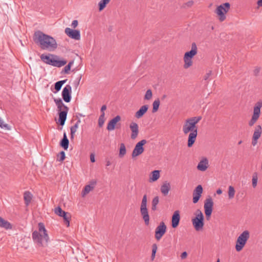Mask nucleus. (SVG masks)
<instances>
[{"instance_id": "1", "label": "nucleus", "mask_w": 262, "mask_h": 262, "mask_svg": "<svg viewBox=\"0 0 262 262\" xmlns=\"http://www.w3.org/2000/svg\"><path fill=\"white\" fill-rule=\"evenodd\" d=\"M33 38L35 43L39 45L42 50L52 51L57 48L56 40L53 37L45 34L41 31H35Z\"/></svg>"}, {"instance_id": "2", "label": "nucleus", "mask_w": 262, "mask_h": 262, "mask_svg": "<svg viewBox=\"0 0 262 262\" xmlns=\"http://www.w3.org/2000/svg\"><path fill=\"white\" fill-rule=\"evenodd\" d=\"M38 230H35L32 233V238L35 243L39 247L48 246L49 241V237L47 233V231L45 228V225L42 223L38 224Z\"/></svg>"}, {"instance_id": "3", "label": "nucleus", "mask_w": 262, "mask_h": 262, "mask_svg": "<svg viewBox=\"0 0 262 262\" xmlns=\"http://www.w3.org/2000/svg\"><path fill=\"white\" fill-rule=\"evenodd\" d=\"M183 131L185 134L190 132L188 136L187 146L188 147H192L197 137L198 126L196 124L189 118L187 119L183 126Z\"/></svg>"}, {"instance_id": "4", "label": "nucleus", "mask_w": 262, "mask_h": 262, "mask_svg": "<svg viewBox=\"0 0 262 262\" xmlns=\"http://www.w3.org/2000/svg\"><path fill=\"white\" fill-rule=\"evenodd\" d=\"M41 60L45 63L49 65L60 68L66 64L67 61L64 59H60L58 56L53 54L48 55L42 54L40 56Z\"/></svg>"}, {"instance_id": "5", "label": "nucleus", "mask_w": 262, "mask_h": 262, "mask_svg": "<svg viewBox=\"0 0 262 262\" xmlns=\"http://www.w3.org/2000/svg\"><path fill=\"white\" fill-rule=\"evenodd\" d=\"M54 100L58 108L59 115L58 123L60 125L63 126L67 119L69 108L63 104L60 98H55Z\"/></svg>"}, {"instance_id": "6", "label": "nucleus", "mask_w": 262, "mask_h": 262, "mask_svg": "<svg viewBox=\"0 0 262 262\" xmlns=\"http://www.w3.org/2000/svg\"><path fill=\"white\" fill-rule=\"evenodd\" d=\"M198 48L195 42H192L191 44V50L186 52L184 56V68L188 69L192 65L193 62L192 60V58L197 54Z\"/></svg>"}, {"instance_id": "7", "label": "nucleus", "mask_w": 262, "mask_h": 262, "mask_svg": "<svg viewBox=\"0 0 262 262\" xmlns=\"http://www.w3.org/2000/svg\"><path fill=\"white\" fill-rule=\"evenodd\" d=\"M194 214L195 216L192 219V223L195 230L197 231H199L202 230L203 228L204 225V216L202 211L199 209L195 211Z\"/></svg>"}, {"instance_id": "8", "label": "nucleus", "mask_w": 262, "mask_h": 262, "mask_svg": "<svg viewBox=\"0 0 262 262\" xmlns=\"http://www.w3.org/2000/svg\"><path fill=\"white\" fill-rule=\"evenodd\" d=\"M249 237V232L245 230L237 237L235 245V249L237 252L241 251L243 249Z\"/></svg>"}, {"instance_id": "9", "label": "nucleus", "mask_w": 262, "mask_h": 262, "mask_svg": "<svg viewBox=\"0 0 262 262\" xmlns=\"http://www.w3.org/2000/svg\"><path fill=\"white\" fill-rule=\"evenodd\" d=\"M230 8V4L229 3H225L219 6L215 12L219 16V19L220 21H224L226 18V14L229 11Z\"/></svg>"}, {"instance_id": "10", "label": "nucleus", "mask_w": 262, "mask_h": 262, "mask_svg": "<svg viewBox=\"0 0 262 262\" xmlns=\"http://www.w3.org/2000/svg\"><path fill=\"white\" fill-rule=\"evenodd\" d=\"M262 107V101L256 102L254 106L253 114L252 118L248 122L250 126H252L258 119L260 114V108Z\"/></svg>"}, {"instance_id": "11", "label": "nucleus", "mask_w": 262, "mask_h": 262, "mask_svg": "<svg viewBox=\"0 0 262 262\" xmlns=\"http://www.w3.org/2000/svg\"><path fill=\"white\" fill-rule=\"evenodd\" d=\"M213 202L210 196L204 202V211L207 220H209L212 212Z\"/></svg>"}, {"instance_id": "12", "label": "nucleus", "mask_w": 262, "mask_h": 262, "mask_svg": "<svg viewBox=\"0 0 262 262\" xmlns=\"http://www.w3.org/2000/svg\"><path fill=\"white\" fill-rule=\"evenodd\" d=\"M147 141L145 139H143L140 141L138 142L135 145L134 149L132 154V157L134 158L140 155H141L144 150V148L143 146L147 143Z\"/></svg>"}, {"instance_id": "13", "label": "nucleus", "mask_w": 262, "mask_h": 262, "mask_svg": "<svg viewBox=\"0 0 262 262\" xmlns=\"http://www.w3.org/2000/svg\"><path fill=\"white\" fill-rule=\"evenodd\" d=\"M166 226L163 222L160 223L155 230V238L159 241L166 232Z\"/></svg>"}, {"instance_id": "14", "label": "nucleus", "mask_w": 262, "mask_h": 262, "mask_svg": "<svg viewBox=\"0 0 262 262\" xmlns=\"http://www.w3.org/2000/svg\"><path fill=\"white\" fill-rule=\"evenodd\" d=\"M262 133L261 125H258L255 127L254 131L252 138L251 144L255 146L258 142V139L260 137Z\"/></svg>"}, {"instance_id": "15", "label": "nucleus", "mask_w": 262, "mask_h": 262, "mask_svg": "<svg viewBox=\"0 0 262 262\" xmlns=\"http://www.w3.org/2000/svg\"><path fill=\"white\" fill-rule=\"evenodd\" d=\"M65 33L71 38L75 40H79L80 39V33L78 30L72 29L70 28H66Z\"/></svg>"}, {"instance_id": "16", "label": "nucleus", "mask_w": 262, "mask_h": 262, "mask_svg": "<svg viewBox=\"0 0 262 262\" xmlns=\"http://www.w3.org/2000/svg\"><path fill=\"white\" fill-rule=\"evenodd\" d=\"M203 191V189L201 185H199L195 188L192 193V201L194 204H196L199 202Z\"/></svg>"}, {"instance_id": "17", "label": "nucleus", "mask_w": 262, "mask_h": 262, "mask_svg": "<svg viewBox=\"0 0 262 262\" xmlns=\"http://www.w3.org/2000/svg\"><path fill=\"white\" fill-rule=\"evenodd\" d=\"M72 88L70 85H67L62 92V97L66 102H69L71 100Z\"/></svg>"}, {"instance_id": "18", "label": "nucleus", "mask_w": 262, "mask_h": 262, "mask_svg": "<svg viewBox=\"0 0 262 262\" xmlns=\"http://www.w3.org/2000/svg\"><path fill=\"white\" fill-rule=\"evenodd\" d=\"M129 128L131 130L130 138L135 140L139 134V126L137 123L132 122L129 125Z\"/></svg>"}, {"instance_id": "19", "label": "nucleus", "mask_w": 262, "mask_h": 262, "mask_svg": "<svg viewBox=\"0 0 262 262\" xmlns=\"http://www.w3.org/2000/svg\"><path fill=\"white\" fill-rule=\"evenodd\" d=\"M180 215L179 211L177 210L174 212L171 220V226L173 228H177L180 223Z\"/></svg>"}, {"instance_id": "20", "label": "nucleus", "mask_w": 262, "mask_h": 262, "mask_svg": "<svg viewBox=\"0 0 262 262\" xmlns=\"http://www.w3.org/2000/svg\"><path fill=\"white\" fill-rule=\"evenodd\" d=\"M140 213L145 222V224L148 226L149 224V215L147 207H140Z\"/></svg>"}, {"instance_id": "21", "label": "nucleus", "mask_w": 262, "mask_h": 262, "mask_svg": "<svg viewBox=\"0 0 262 262\" xmlns=\"http://www.w3.org/2000/svg\"><path fill=\"white\" fill-rule=\"evenodd\" d=\"M149 106L147 104L142 106L140 109L135 113V117L139 119L143 116V115L147 112Z\"/></svg>"}, {"instance_id": "22", "label": "nucleus", "mask_w": 262, "mask_h": 262, "mask_svg": "<svg viewBox=\"0 0 262 262\" xmlns=\"http://www.w3.org/2000/svg\"><path fill=\"white\" fill-rule=\"evenodd\" d=\"M0 227L6 230H12L13 225L9 222L0 216Z\"/></svg>"}, {"instance_id": "23", "label": "nucleus", "mask_w": 262, "mask_h": 262, "mask_svg": "<svg viewBox=\"0 0 262 262\" xmlns=\"http://www.w3.org/2000/svg\"><path fill=\"white\" fill-rule=\"evenodd\" d=\"M208 166V161L207 158H204L202 160H201L197 166V168L198 170L204 171H205Z\"/></svg>"}, {"instance_id": "24", "label": "nucleus", "mask_w": 262, "mask_h": 262, "mask_svg": "<svg viewBox=\"0 0 262 262\" xmlns=\"http://www.w3.org/2000/svg\"><path fill=\"white\" fill-rule=\"evenodd\" d=\"M160 190L164 195H167L170 190V183L167 181L165 182L161 186Z\"/></svg>"}, {"instance_id": "25", "label": "nucleus", "mask_w": 262, "mask_h": 262, "mask_svg": "<svg viewBox=\"0 0 262 262\" xmlns=\"http://www.w3.org/2000/svg\"><path fill=\"white\" fill-rule=\"evenodd\" d=\"M69 141L68 139L66 133L63 134V138L60 142V146L62 147L64 150H67L69 147Z\"/></svg>"}, {"instance_id": "26", "label": "nucleus", "mask_w": 262, "mask_h": 262, "mask_svg": "<svg viewBox=\"0 0 262 262\" xmlns=\"http://www.w3.org/2000/svg\"><path fill=\"white\" fill-rule=\"evenodd\" d=\"M33 195L32 193L29 191H26L24 193V199L25 201V205L28 206L31 202Z\"/></svg>"}, {"instance_id": "27", "label": "nucleus", "mask_w": 262, "mask_h": 262, "mask_svg": "<svg viewBox=\"0 0 262 262\" xmlns=\"http://www.w3.org/2000/svg\"><path fill=\"white\" fill-rule=\"evenodd\" d=\"M67 79L60 80L56 82L54 84V89L55 90V91L54 93H57L58 91H59L62 86V85L66 83Z\"/></svg>"}, {"instance_id": "28", "label": "nucleus", "mask_w": 262, "mask_h": 262, "mask_svg": "<svg viewBox=\"0 0 262 262\" xmlns=\"http://www.w3.org/2000/svg\"><path fill=\"white\" fill-rule=\"evenodd\" d=\"M61 217H63L64 223L67 226V227H69L70 221L71 220V215L70 213L66 212V214L63 215Z\"/></svg>"}, {"instance_id": "29", "label": "nucleus", "mask_w": 262, "mask_h": 262, "mask_svg": "<svg viewBox=\"0 0 262 262\" xmlns=\"http://www.w3.org/2000/svg\"><path fill=\"white\" fill-rule=\"evenodd\" d=\"M160 177V171L155 170L151 172V177L150 178V182L157 181Z\"/></svg>"}, {"instance_id": "30", "label": "nucleus", "mask_w": 262, "mask_h": 262, "mask_svg": "<svg viewBox=\"0 0 262 262\" xmlns=\"http://www.w3.org/2000/svg\"><path fill=\"white\" fill-rule=\"evenodd\" d=\"M126 153V149L124 143L120 144L119 148V157L121 158H123Z\"/></svg>"}, {"instance_id": "31", "label": "nucleus", "mask_w": 262, "mask_h": 262, "mask_svg": "<svg viewBox=\"0 0 262 262\" xmlns=\"http://www.w3.org/2000/svg\"><path fill=\"white\" fill-rule=\"evenodd\" d=\"M159 203V198L158 196L154 197L151 202V210L155 211L157 209V205Z\"/></svg>"}, {"instance_id": "32", "label": "nucleus", "mask_w": 262, "mask_h": 262, "mask_svg": "<svg viewBox=\"0 0 262 262\" xmlns=\"http://www.w3.org/2000/svg\"><path fill=\"white\" fill-rule=\"evenodd\" d=\"M80 120L78 119L77 122L73 126L71 127V138H74V134L76 132L77 128H78V124L80 122Z\"/></svg>"}, {"instance_id": "33", "label": "nucleus", "mask_w": 262, "mask_h": 262, "mask_svg": "<svg viewBox=\"0 0 262 262\" xmlns=\"http://www.w3.org/2000/svg\"><path fill=\"white\" fill-rule=\"evenodd\" d=\"M160 104V101L159 99H158V98L154 101V102L152 103L153 107H152V112L153 113H156L158 111Z\"/></svg>"}, {"instance_id": "34", "label": "nucleus", "mask_w": 262, "mask_h": 262, "mask_svg": "<svg viewBox=\"0 0 262 262\" xmlns=\"http://www.w3.org/2000/svg\"><path fill=\"white\" fill-rule=\"evenodd\" d=\"M111 0H101L98 4L99 10L101 11L106 7V5L110 2Z\"/></svg>"}, {"instance_id": "35", "label": "nucleus", "mask_w": 262, "mask_h": 262, "mask_svg": "<svg viewBox=\"0 0 262 262\" xmlns=\"http://www.w3.org/2000/svg\"><path fill=\"white\" fill-rule=\"evenodd\" d=\"M74 61L72 60L70 61L69 63L65 66V67L62 70L61 73H65V74H68L69 73V71L71 70L72 66L73 64Z\"/></svg>"}, {"instance_id": "36", "label": "nucleus", "mask_w": 262, "mask_h": 262, "mask_svg": "<svg viewBox=\"0 0 262 262\" xmlns=\"http://www.w3.org/2000/svg\"><path fill=\"white\" fill-rule=\"evenodd\" d=\"M54 212L56 214L61 217L63 215L66 214V212L62 210V209L60 206H58L57 207L55 208Z\"/></svg>"}, {"instance_id": "37", "label": "nucleus", "mask_w": 262, "mask_h": 262, "mask_svg": "<svg viewBox=\"0 0 262 262\" xmlns=\"http://www.w3.org/2000/svg\"><path fill=\"white\" fill-rule=\"evenodd\" d=\"M93 188L94 187L91 185H86L82 190V196H84L86 194L89 193Z\"/></svg>"}, {"instance_id": "38", "label": "nucleus", "mask_w": 262, "mask_h": 262, "mask_svg": "<svg viewBox=\"0 0 262 262\" xmlns=\"http://www.w3.org/2000/svg\"><path fill=\"white\" fill-rule=\"evenodd\" d=\"M235 194V190L233 186H230L228 190V196L229 199H233Z\"/></svg>"}, {"instance_id": "39", "label": "nucleus", "mask_w": 262, "mask_h": 262, "mask_svg": "<svg viewBox=\"0 0 262 262\" xmlns=\"http://www.w3.org/2000/svg\"><path fill=\"white\" fill-rule=\"evenodd\" d=\"M107 129L112 130L115 129V117L112 118L107 124Z\"/></svg>"}, {"instance_id": "40", "label": "nucleus", "mask_w": 262, "mask_h": 262, "mask_svg": "<svg viewBox=\"0 0 262 262\" xmlns=\"http://www.w3.org/2000/svg\"><path fill=\"white\" fill-rule=\"evenodd\" d=\"M104 113H103L100 116L98 119V125L99 127H102L104 124L105 119H104Z\"/></svg>"}, {"instance_id": "41", "label": "nucleus", "mask_w": 262, "mask_h": 262, "mask_svg": "<svg viewBox=\"0 0 262 262\" xmlns=\"http://www.w3.org/2000/svg\"><path fill=\"white\" fill-rule=\"evenodd\" d=\"M66 158L65 152L63 151H60L57 155V161L62 162Z\"/></svg>"}, {"instance_id": "42", "label": "nucleus", "mask_w": 262, "mask_h": 262, "mask_svg": "<svg viewBox=\"0 0 262 262\" xmlns=\"http://www.w3.org/2000/svg\"><path fill=\"white\" fill-rule=\"evenodd\" d=\"M152 91L150 89H148L146 92V93H145L144 98L145 100H150L152 98Z\"/></svg>"}, {"instance_id": "43", "label": "nucleus", "mask_w": 262, "mask_h": 262, "mask_svg": "<svg viewBox=\"0 0 262 262\" xmlns=\"http://www.w3.org/2000/svg\"><path fill=\"white\" fill-rule=\"evenodd\" d=\"M157 248H158V247H157V244H154L152 245V253H151V258L152 260H153L155 257Z\"/></svg>"}, {"instance_id": "44", "label": "nucleus", "mask_w": 262, "mask_h": 262, "mask_svg": "<svg viewBox=\"0 0 262 262\" xmlns=\"http://www.w3.org/2000/svg\"><path fill=\"white\" fill-rule=\"evenodd\" d=\"M140 207H147V195L144 194L143 196Z\"/></svg>"}, {"instance_id": "45", "label": "nucleus", "mask_w": 262, "mask_h": 262, "mask_svg": "<svg viewBox=\"0 0 262 262\" xmlns=\"http://www.w3.org/2000/svg\"><path fill=\"white\" fill-rule=\"evenodd\" d=\"M0 127L2 128H5L7 130H9L10 129L9 125L8 124H5L4 123V122L2 120V119L0 118Z\"/></svg>"}, {"instance_id": "46", "label": "nucleus", "mask_w": 262, "mask_h": 262, "mask_svg": "<svg viewBox=\"0 0 262 262\" xmlns=\"http://www.w3.org/2000/svg\"><path fill=\"white\" fill-rule=\"evenodd\" d=\"M202 116H197L191 117L189 119L191 120L194 123L197 124L198 122L202 119Z\"/></svg>"}, {"instance_id": "47", "label": "nucleus", "mask_w": 262, "mask_h": 262, "mask_svg": "<svg viewBox=\"0 0 262 262\" xmlns=\"http://www.w3.org/2000/svg\"><path fill=\"white\" fill-rule=\"evenodd\" d=\"M255 176L253 175L252 177V186L255 188L257 185V177L256 173H254Z\"/></svg>"}, {"instance_id": "48", "label": "nucleus", "mask_w": 262, "mask_h": 262, "mask_svg": "<svg viewBox=\"0 0 262 262\" xmlns=\"http://www.w3.org/2000/svg\"><path fill=\"white\" fill-rule=\"evenodd\" d=\"M120 120V116L119 115H117L116 116V128H120L121 124L120 123H117L118 122H119Z\"/></svg>"}, {"instance_id": "49", "label": "nucleus", "mask_w": 262, "mask_h": 262, "mask_svg": "<svg viewBox=\"0 0 262 262\" xmlns=\"http://www.w3.org/2000/svg\"><path fill=\"white\" fill-rule=\"evenodd\" d=\"M212 75V71L209 70L204 76V80H207L209 79V77Z\"/></svg>"}, {"instance_id": "50", "label": "nucleus", "mask_w": 262, "mask_h": 262, "mask_svg": "<svg viewBox=\"0 0 262 262\" xmlns=\"http://www.w3.org/2000/svg\"><path fill=\"white\" fill-rule=\"evenodd\" d=\"M187 255H188V254H187V252L184 251L181 253L180 256H181V258L182 259H184L187 257Z\"/></svg>"}, {"instance_id": "51", "label": "nucleus", "mask_w": 262, "mask_h": 262, "mask_svg": "<svg viewBox=\"0 0 262 262\" xmlns=\"http://www.w3.org/2000/svg\"><path fill=\"white\" fill-rule=\"evenodd\" d=\"M78 20H74L73 21L72 23V25H71V26L72 27H73V28H75L77 27V26H78Z\"/></svg>"}, {"instance_id": "52", "label": "nucleus", "mask_w": 262, "mask_h": 262, "mask_svg": "<svg viewBox=\"0 0 262 262\" xmlns=\"http://www.w3.org/2000/svg\"><path fill=\"white\" fill-rule=\"evenodd\" d=\"M193 4V2L191 1H189L187 3H185V5L186 6H187L188 7H191Z\"/></svg>"}, {"instance_id": "53", "label": "nucleus", "mask_w": 262, "mask_h": 262, "mask_svg": "<svg viewBox=\"0 0 262 262\" xmlns=\"http://www.w3.org/2000/svg\"><path fill=\"white\" fill-rule=\"evenodd\" d=\"M259 71H260V68H256L254 70V74L255 76H257L258 75V74H259Z\"/></svg>"}, {"instance_id": "54", "label": "nucleus", "mask_w": 262, "mask_h": 262, "mask_svg": "<svg viewBox=\"0 0 262 262\" xmlns=\"http://www.w3.org/2000/svg\"><path fill=\"white\" fill-rule=\"evenodd\" d=\"M90 160L92 163H94L95 161V156L93 154H91L90 155Z\"/></svg>"}, {"instance_id": "55", "label": "nucleus", "mask_w": 262, "mask_h": 262, "mask_svg": "<svg viewBox=\"0 0 262 262\" xmlns=\"http://www.w3.org/2000/svg\"><path fill=\"white\" fill-rule=\"evenodd\" d=\"M106 106L105 105H103L102 106L101 108V114L103 113H104V111L106 110Z\"/></svg>"}, {"instance_id": "56", "label": "nucleus", "mask_w": 262, "mask_h": 262, "mask_svg": "<svg viewBox=\"0 0 262 262\" xmlns=\"http://www.w3.org/2000/svg\"><path fill=\"white\" fill-rule=\"evenodd\" d=\"M257 4L258 6L262 7V0H258Z\"/></svg>"}, {"instance_id": "57", "label": "nucleus", "mask_w": 262, "mask_h": 262, "mask_svg": "<svg viewBox=\"0 0 262 262\" xmlns=\"http://www.w3.org/2000/svg\"><path fill=\"white\" fill-rule=\"evenodd\" d=\"M216 193L217 194H221L222 193V189H218L217 190H216Z\"/></svg>"}, {"instance_id": "58", "label": "nucleus", "mask_w": 262, "mask_h": 262, "mask_svg": "<svg viewBox=\"0 0 262 262\" xmlns=\"http://www.w3.org/2000/svg\"><path fill=\"white\" fill-rule=\"evenodd\" d=\"M110 165H111V163L110 162V161H107L106 166H108Z\"/></svg>"}, {"instance_id": "59", "label": "nucleus", "mask_w": 262, "mask_h": 262, "mask_svg": "<svg viewBox=\"0 0 262 262\" xmlns=\"http://www.w3.org/2000/svg\"><path fill=\"white\" fill-rule=\"evenodd\" d=\"M108 31H110V32L112 31H113V27H112V26H110V27L108 28Z\"/></svg>"}, {"instance_id": "60", "label": "nucleus", "mask_w": 262, "mask_h": 262, "mask_svg": "<svg viewBox=\"0 0 262 262\" xmlns=\"http://www.w3.org/2000/svg\"><path fill=\"white\" fill-rule=\"evenodd\" d=\"M167 96L166 95H163L161 98V99L162 100H164V99H165L166 98Z\"/></svg>"}, {"instance_id": "61", "label": "nucleus", "mask_w": 262, "mask_h": 262, "mask_svg": "<svg viewBox=\"0 0 262 262\" xmlns=\"http://www.w3.org/2000/svg\"><path fill=\"white\" fill-rule=\"evenodd\" d=\"M242 143V141H240L238 142V144H241Z\"/></svg>"}, {"instance_id": "62", "label": "nucleus", "mask_w": 262, "mask_h": 262, "mask_svg": "<svg viewBox=\"0 0 262 262\" xmlns=\"http://www.w3.org/2000/svg\"><path fill=\"white\" fill-rule=\"evenodd\" d=\"M216 262H220V259H218L216 261Z\"/></svg>"}, {"instance_id": "63", "label": "nucleus", "mask_w": 262, "mask_h": 262, "mask_svg": "<svg viewBox=\"0 0 262 262\" xmlns=\"http://www.w3.org/2000/svg\"><path fill=\"white\" fill-rule=\"evenodd\" d=\"M79 116H82V115L81 114H79Z\"/></svg>"}, {"instance_id": "64", "label": "nucleus", "mask_w": 262, "mask_h": 262, "mask_svg": "<svg viewBox=\"0 0 262 262\" xmlns=\"http://www.w3.org/2000/svg\"><path fill=\"white\" fill-rule=\"evenodd\" d=\"M211 29H212V30H213V29H214V27H213V26H212V27H211Z\"/></svg>"}]
</instances>
